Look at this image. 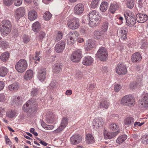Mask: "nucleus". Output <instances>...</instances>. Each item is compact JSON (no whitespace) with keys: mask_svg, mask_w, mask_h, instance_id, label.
Returning a JSON list of instances; mask_svg holds the SVG:
<instances>
[{"mask_svg":"<svg viewBox=\"0 0 148 148\" xmlns=\"http://www.w3.org/2000/svg\"><path fill=\"white\" fill-rule=\"evenodd\" d=\"M90 19L89 25L91 27L97 26L100 21L99 12L95 10L91 11L88 14Z\"/></svg>","mask_w":148,"mask_h":148,"instance_id":"f257e3e1","label":"nucleus"},{"mask_svg":"<svg viewBox=\"0 0 148 148\" xmlns=\"http://www.w3.org/2000/svg\"><path fill=\"white\" fill-rule=\"evenodd\" d=\"M37 106L36 101L32 98L23 106V109L24 112H34L37 111Z\"/></svg>","mask_w":148,"mask_h":148,"instance_id":"f03ea898","label":"nucleus"},{"mask_svg":"<svg viewBox=\"0 0 148 148\" xmlns=\"http://www.w3.org/2000/svg\"><path fill=\"white\" fill-rule=\"evenodd\" d=\"M28 64L26 60L24 59L19 60L15 65V69L19 72L23 73L27 69Z\"/></svg>","mask_w":148,"mask_h":148,"instance_id":"7ed1b4c3","label":"nucleus"},{"mask_svg":"<svg viewBox=\"0 0 148 148\" xmlns=\"http://www.w3.org/2000/svg\"><path fill=\"white\" fill-rule=\"evenodd\" d=\"M124 16L126 21V23L130 27L134 26L136 23V18L130 12L125 13Z\"/></svg>","mask_w":148,"mask_h":148,"instance_id":"20e7f679","label":"nucleus"},{"mask_svg":"<svg viewBox=\"0 0 148 148\" xmlns=\"http://www.w3.org/2000/svg\"><path fill=\"white\" fill-rule=\"evenodd\" d=\"M134 98L130 95H126L124 96L121 101V104L124 106H131L135 103Z\"/></svg>","mask_w":148,"mask_h":148,"instance_id":"39448f33","label":"nucleus"},{"mask_svg":"<svg viewBox=\"0 0 148 148\" xmlns=\"http://www.w3.org/2000/svg\"><path fill=\"white\" fill-rule=\"evenodd\" d=\"M96 55L100 60L104 61L108 56L107 51L104 47H101L97 51Z\"/></svg>","mask_w":148,"mask_h":148,"instance_id":"423d86ee","label":"nucleus"},{"mask_svg":"<svg viewBox=\"0 0 148 148\" xmlns=\"http://www.w3.org/2000/svg\"><path fill=\"white\" fill-rule=\"evenodd\" d=\"M67 25L71 29H75L78 28L79 26V20L76 18H73L68 20Z\"/></svg>","mask_w":148,"mask_h":148,"instance_id":"0eeeda50","label":"nucleus"},{"mask_svg":"<svg viewBox=\"0 0 148 148\" xmlns=\"http://www.w3.org/2000/svg\"><path fill=\"white\" fill-rule=\"evenodd\" d=\"M138 104L141 109L145 110L148 108V93L144 94L143 99L139 100Z\"/></svg>","mask_w":148,"mask_h":148,"instance_id":"6e6552de","label":"nucleus"},{"mask_svg":"<svg viewBox=\"0 0 148 148\" xmlns=\"http://www.w3.org/2000/svg\"><path fill=\"white\" fill-rule=\"evenodd\" d=\"M82 53L81 51L78 49L74 51L72 54L71 59L73 62H78L82 58Z\"/></svg>","mask_w":148,"mask_h":148,"instance_id":"1a4fd4ad","label":"nucleus"},{"mask_svg":"<svg viewBox=\"0 0 148 148\" xmlns=\"http://www.w3.org/2000/svg\"><path fill=\"white\" fill-rule=\"evenodd\" d=\"M104 120L101 117H97L93 120L92 122V126L94 129L96 130L101 127L104 123Z\"/></svg>","mask_w":148,"mask_h":148,"instance_id":"9d476101","label":"nucleus"},{"mask_svg":"<svg viewBox=\"0 0 148 148\" xmlns=\"http://www.w3.org/2000/svg\"><path fill=\"white\" fill-rule=\"evenodd\" d=\"M116 70L117 73L121 75L125 74L127 72L126 67L123 64L119 63L116 67Z\"/></svg>","mask_w":148,"mask_h":148,"instance_id":"9b49d317","label":"nucleus"},{"mask_svg":"<svg viewBox=\"0 0 148 148\" xmlns=\"http://www.w3.org/2000/svg\"><path fill=\"white\" fill-rule=\"evenodd\" d=\"M84 9V5L82 3H80L77 4L74 7V12L76 15H80L82 13Z\"/></svg>","mask_w":148,"mask_h":148,"instance_id":"f8f14e48","label":"nucleus"},{"mask_svg":"<svg viewBox=\"0 0 148 148\" xmlns=\"http://www.w3.org/2000/svg\"><path fill=\"white\" fill-rule=\"evenodd\" d=\"M25 14L24 8L20 7L17 9L15 12L14 16L16 20L18 21L21 17L23 16Z\"/></svg>","mask_w":148,"mask_h":148,"instance_id":"ddd939ff","label":"nucleus"},{"mask_svg":"<svg viewBox=\"0 0 148 148\" xmlns=\"http://www.w3.org/2000/svg\"><path fill=\"white\" fill-rule=\"evenodd\" d=\"M65 42L63 40H61L55 46V51L57 53L62 52L65 48Z\"/></svg>","mask_w":148,"mask_h":148,"instance_id":"4468645a","label":"nucleus"},{"mask_svg":"<svg viewBox=\"0 0 148 148\" xmlns=\"http://www.w3.org/2000/svg\"><path fill=\"white\" fill-rule=\"evenodd\" d=\"M136 17L138 22L143 23L147 20L148 16L145 14L139 13L136 15Z\"/></svg>","mask_w":148,"mask_h":148,"instance_id":"2eb2a0df","label":"nucleus"},{"mask_svg":"<svg viewBox=\"0 0 148 148\" xmlns=\"http://www.w3.org/2000/svg\"><path fill=\"white\" fill-rule=\"evenodd\" d=\"M67 119L65 118H63L62 120L60 126L53 132L55 133H58L62 131L66 127L67 124Z\"/></svg>","mask_w":148,"mask_h":148,"instance_id":"dca6fc26","label":"nucleus"},{"mask_svg":"<svg viewBox=\"0 0 148 148\" xmlns=\"http://www.w3.org/2000/svg\"><path fill=\"white\" fill-rule=\"evenodd\" d=\"M70 140L72 144L75 145L79 143L81 141L82 138L78 135H74L71 137Z\"/></svg>","mask_w":148,"mask_h":148,"instance_id":"f3484780","label":"nucleus"},{"mask_svg":"<svg viewBox=\"0 0 148 148\" xmlns=\"http://www.w3.org/2000/svg\"><path fill=\"white\" fill-rule=\"evenodd\" d=\"M141 59V56L138 52L134 53L131 57L132 61L133 62H139Z\"/></svg>","mask_w":148,"mask_h":148,"instance_id":"a211bd4d","label":"nucleus"},{"mask_svg":"<svg viewBox=\"0 0 148 148\" xmlns=\"http://www.w3.org/2000/svg\"><path fill=\"white\" fill-rule=\"evenodd\" d=\"M105 33H102V31L96 30L94 32L93 37L97 40L101 39L104 37Z\"/></svg>","mask_w":148,"mask_h":148,"instance_id":"6ab92c4d","label":"nucleus"},{"mask_svg":"<svg viewBox=\"0 0 148 148\" xmlns=\"http://www.w3.org/2000/svg\"><path fill=\"white\" fill-rule=\"evenodd\" d=\"M62 64L61 63H59L54 64L53 67V73L57 74L59 73L62 70Z\"/></svg>","mask_w":148,"mask_h":148,"instance_id":"aec40b11","label":"nucleus"},{"mask_svg":"<svg viewBox=\"0 0 148 148\" xmlns=\"http://www.w3.org/2000/svg\"><path fill=\"white\" fill-rule=\"evenodd\" d=\"M93 61V59L90 56H88L85 57L83 58L82 63L84 65H90L92 63Z\"/></svg>","mask_w":148,"mask_h":148,"instance_id":"412c9836","label":"nucleus"},{"mask_svg":"<svg viewBox=\"0 0 148 148\" xmlns=\"http://www.w3.org/2000/svg\"><path fill=\"white\" fill-rule=\"evenodd\" d=\"M11 29V28H8V27L0 26V32L2 35L7 36L10 33Z\"/></svg>","mask_w":148,"mask_h":148,"instance_id":"4be33fe9","label":"nucleus"},{"mask_svg":"<svg viewBox=\"0 0 148 148\" xmlns=\"http://www.w3.org/2000/svg\"><path fill=\"white\" fill-rule=\"evenodd\" d=\"M20 85L18 82H15L9 85L8 87V89L12 92L18 90L19 88Z\"/></svg>","mask_w":148,"mask_h":148,"instance_id":"5701e85b","label":"nucleus"},{"mask_svg":"<svg viewBox=\"0 0 148 148\" xmlns=\"http://www.w3.org/2000/svg\"><path fill=\"white\" fill-rule=\"evenodd\" d=\"M119 132V131L112 132H104V134L105 138L107 139H111L116 136Z\"/></svg>","mask_w":148,"mask_h":148,"instance_id":"b1692460","label":"nucleus"},{"mask_svg":"<svg viewBox=\"0 0 148 148\" xmlns=\"http://www.w3.org/2000/svg\"><path fill=\"white\" fill-rule=\"evenodd\" d=\"M46 70L45 69L40 70L38 74V77L40 80L43 81L45 78Z\"/></svg>","mask_w":148,"mask_h":148,"instance_id":"393cba45","label":"nucleus"},{"mask_svg":"<svg viewBox=\"0 0 148 148\" xmlns=\"http://www.w3.org/2000/svg\"><path fill=\"white\" fill-rule=\"evenodd\" d=\"M124 122L125 125L132 127L134 123V119L131 117H128L125 119Z\"/></svg>","mask_w":148,"mask_h":148,"instance_id":"a878e982","label":"nucleus"},{"mask_svg":"<svg viewBox=\"0 0 148 148\" xmlns=\"http://www.w3.org/2000/svg\"><path fill=\"white\" fill-rule=\"evenodd\" d=\"M37 16L36 12L34 10H32L29 13L28 18L30 21H32L36 19L37 18Z\"/></svg>","mask_w":148,"mask_h":148,"instance_id":"bb28decb","label":"nucleus"},{"mask_svg":"<svg viewBox=\"0 0 148 148\" xmlns=\"http://www.w3.org/2000/svg\"><path fill=\"white\" fill-rule=\"evenodd\" d=\"M11 102L12 104L15 103L17 105H21L22 101L20 97H13L12 98Z\"/></svg>","mask_w":148,"mask_h":148,"instance_id":"cd10ccee","label":"nucleus"},{"mask_svg":"<svg viewBox=\"0 0 148 148\" xmlns=\"http://www.w3.org/2000/svg\"><path fill=\"white\" fill-rule=\"evenodd\" d=\"M33 74V71L32 70H28L25 73L24 79L26 80H29L32 77Z\"/></svg>","mask_w":148,"mask_h":148,"instance_id":"c85d7f7f","label":"nucleus"},{"mask_svg":"<svg viewBox=\"0 0 148 148\" xmlns=\"http://www.w3.org/2000/svg\"><path fill=\"white\" fill-rule=\"evenodd\" d=\"M119 8V5L117 3L111 4L110 7V11L112 14H114L115 11Z\"/></svg>","mask_w":148,"mask_h":148,"instance_id":"c756f323","label":"nucleus"},{"mask_svg":"<svg viewBox=\"0 0 148 148\" xmlns=\"http://www.w3.org/2000/svg\"><path fill=\"white\" fill-rule=\"evenodd\" d=\"M32 28L34 32H37L39 31L40 28V24L37 21L32 24Z\"/></svg>","mask_w":148,"mask_h":148,"instance_id":"7c9ffc66","label":"nucleus"},{"mask_svg":"<svg viewBox=\"0 0 148 148\" xmlns=\"http://www.w3.org/2000/svg\"><path fill=\"white\" fill-rule=\"evenodd\" d=\"M110 104L109 102L106 100L102 101L98 104V107L100 108H104L107 109L108 108Z\"/></svg>","mask_w":148,"mask_h":148,"instance_id":"2f4dec72","label":"nucleus"},{"mask_svg":"<svg viewBox=\"0 0 148 148\" xmlns=\"http://www.w3.org/2000/svg\"><path fill=\"white\" fill-rule=\"evenodd\" d=\"M127 32L128 31L127 29H122L119 32V35L122 39L125 40L127 38Z\"/></svg>","mask_w":148,"mask_h":148,"instance_id":"473e14b6","label":"nucleus"},{"mask_svg":"<svg viewBox=\"0 0 148 148\" xmlns=\"http://www.w3.org/2000/svg\"><path fill=\"white\" fill-rule=\"evenodd\" d=\"M108 7V3L106 2L103 1L101 4L100 10L102 12H104L107 10Z\"/></svg>","mask_w":148,"mask_h":148,"instance_id":"72a5a7b5","label":"nucleus"},{"mask_svg":"<svg viewBox=\"0 0 148 148\" xmlns=\"http://www.w3.org/2000/svg\"><path fill=\"white\" fill-rule=\"evenodd\" d=\"M0 26L3 27H8V28H11L12 24L10 22L9 20H3L1 22Z\"/></svg>","mask_w":148,"mask_h":148,"instance_id":"f704fd0d","label":"nucleus"},{"mask_svg":"<svg viewBox=\"0 0 148 148\" xmlns=\"http://www.w3.org/2000/svg\"><path fill=\"white\" fill-rule=\"evenodd\" d=\"M127 138V136L126 135H123L119 137L116 140V142L121 144L125 141Z\"/></svg>","mask_w":148,"mask_h":148,"instance_id":"c9c22d12","label":"nucleus"},{"mask_svg":"<svg viewBox=\"0 0 148 148\" xmlns=\"http://www.w3.org/2000/svg\"><path fill=\"white\" fill-rule=\"evenodd\" d=\"M8 70L6 67H2L0 68V75L1 77H4L8 73Z\"/></svg>","mask_w":148,"mask_h":148,"instance_id":"e433bc0d","label":"nucleus"},{"mask_svg":"<svg viewBox=\"0 0 148 148\" xmlns=\"http://www.w3.org/2000/svg\"><path fill=\"white\" fill-rule=\"evenodd\" d=\"M46 119L47 123H52L55 121L54 116L53 114H49L47 116Z\"/></svg>","mask_w":148,"mask_h":148,"instance_id":"4c0bfd02","label":"nucleus"},{"mask_svg":"<svg viewBox=\"0 0 148 148\" xmlns=\"http://www.w3.org/2000/svg\"><path fill=\"white\" fill-rule=\"evenodd\" d=\"M86 141L88 144L94 142V138L91 134H87L86 136Z\"/></svg>","mask_w":148,"mask_h":148,"instance_id":"58836bf2","label":"nucleus"},{"mask_svg":"<svg viewBox=\"0 0 148 148\" xmlns=\"http://www.w3.org/2000/svg\"><path fill=\"white\" fill-rule=\"evenodd\" d=\"M126 5L130 9L132 8L134 5V0H126Z\"/></svg>","mask_w":148,"mask_h":148,"instance_id":"ea45409f","label":"nucleus"},{"mask_svg":"<svg viewBox=\"0 0 148 148\" xmlns=\"http://www.w3.org/2000/svg\"><path fill=\"white\" fill-rule=\"evenodd\" d=\"M9 57V54L8 53L5 52L2 53L0 56V59L1 60L5 62L7 60Z\"/></svg>","mask_w":148,"mask_h":148,"instance_id":"a19ab883","label":"nucleus"},{"mask_svg":"<svg viewBox=\"0 0 148 148\" xmlns=\"http://www.w3.org/2000/svg\"><path fill=\"white\" fill-rule=\"evenodd\" d=\"M99 0H92L90 4V6L92 8H95L98 5Z\"/></svg>","mask_w":148,"mask_h":148,"instance_id":"79ce46f5","label":"nucleus"},{"mask_svg":"<svg viewBox=\"0 0 148 148\" xmlns=\"http://www.w3.org/2000/svg\"><path fill=\"white\" fill-rule=\"evenodd\" d=\"M52 15L49 12H46L44 14V19L46 21H49L51 18Z\"/></svg>","mask_w":148,"mask_h":148,"instance_id":"37998d69","label":"nucleus"},{"mask_svg":"<svg viewBox=\"0 0 148 148\" xmlns=\"http://www.w3.org/2000/svg\"><path fill=\"white\" fill-rule=\"evenodd\" d=\"M141 141L143 144H148V134L143 136L141 139Z\"/></svg>","mask_w":148,"mask_h":148,"instance_id":"c03bdc74","label":"nucleus"},{"mask_svg":"<svg viewBox=\"0 0 148 148\" xmlns=\"http://www.w3.org/2000/svg\"><path fill=\"white\" fill-rule=\"evenodd\" d=\"M6 116L8 117L12 118L16 116V113L14 111H9L6 112Z\"/></svg>","mask_w":148,"mask_h":148,"instance_id":"a18cd8bd","label":"nucleus"},{"mask_svg":"<svg viewBox=\"0 0 148 148\" xmlns=\"http://www.w3.org/2000/svg\"><path fill=\"white\" fill-rule=\"evenodd\" d=\"M108 25V23L107 22H105L102 25L101 30L103 33H105V34L107 32Z\"/></svg>","mask_w":148,"mask_h":148,"instance_id":"49530a36","label":"nucleus"},{"mask_svg":"<svg viewBox=\"0 0 148 148\" xmlns=\"http://www.w3.org/2000/svg\"><path fill=\"white\" fill-rule=\"evenodd\" d=\"M8 42L5 40H2L1 42V47L3 49L6 48L8 47Z\"/></svg>","mask_w":148,"mask_h":148,"instance_id":"de8ad7c7","label":"nucleus"},{"mask_svg":"<svg viewBox=\"0 0 148 148\" xmlns=\"http://www.w3.org/2000/svg\"><path fill=\"white\" fill-rule=\"evenodd\" d=\"M147 43L145 40L142 41L141 45L140 47L141 49H145L147 47Z\"/></svg>","mask_w":148,"mask_h":148,"instance_id":"09e8293b","label":"nucleus"},{"mask_svg":"<svg viewBox=\"0 0 148 148\" xmlns=\"http://www.w3.org/2000/svg\"><path fill=\"white\" fill-rule=\"evenodd\" d=\"M62 33L60 31L58 32L56 35V40L58 41L60 40L62 38Z\"/></svg>","mask_w":148,"mask_h":148,"instance_id":"8fccbe9b","label":"nucleus"},{"mask_svg":"<svg viewBox=\"0 0 148 148\" xmlns=\"http://www.w3.org/2000/svg\"><path fill=\"white\" fill-rule=\"evenodd\" d=\"M95 45L94 43L92 41H89L87 45V49H90V48H93Z\"/></svg>","mask_w":148,"mask_h":148,"instance_id":"3c124183","label":"nucleus"},{"mask_svg":"<svg viewBox=\"0 0 148 148\" xmlns=\"http://www.w3.org/2000/svg\"><path fill=\"white\" fill-rule=\"evenodd\" d=\"M109 128L112 130H115L118 129L119 127L115 123H112L109 126Z\"/></svg>","mask_w":148,"mask_h":148,"instance_id":"603ef678","label":"nucleus"},{"mask_svg":"<svg viewBox=\"0 0 148 148\" xmlns=\"http://www.w3.org/2000/svg\"><path fill=\"white\" fill-rule=\"evenodd\" d=\"M45 32H41L40 33L38 38L39 40L41 42L43 38L45 37Z\"/></svg>","mask_w":148,"mask_h":148,"instance_id":"864d4df0","label":"nucleus"},{"mask_svg":"<svg viewBox=\"0 0 148 148\" xmlns=\"http://www.w3.org/2000/svg\"><path fill=\"white\" fill-rule=\"evenodd\" d=\"M4 3L7 6H10L12 4L13 0H3Z\"/></svg>","mask_w":148,"mask_h":148,"instance_id":"5fc2aeb1","label":"nucleus"},{"mask_svg":"<svg viewBox=\"0 0 148 148\" xmlns=\"http://www.w3.org/2000/svg\"><path fill=\"white\" fill-rule=\"evenodd\" d=\"M39 56V53L37 52H36L35 56L33 58L34 60H35L39 61L40 58H41V56Z\"/></svg>","mask_w":148,"mask_h":148,"instance_id":"6e6d98bb","label":"nucleus"},{"mask_svg":"<svg viewBox=\"0 0 148 148\" xmlns=\"http://www.w3.org/2000/svg\"><path fill=\"white\" fill-rule=\"evenodd\" d=\"M12 34L13 36H17L19 34L18 29L16 27H14Z\"/></svg>","mask_w":148,"mask_h":148,"instance_id":"4d7b16f0","label":"nucleus"},{"mask_svg":"<svg viewBox=\"0 0 148 148\" xmlns=\"http://www.w3.org/2000/svg\"><path fill=\"white\" fill-rule=\"evenodd\" d=\"M38 90L37 88L32 89L31 91V95L33 96H36L38 93Z\"/></svg>","mask_w":148,"mask_h":148,"instance_id":"13d9d810","label":"nucleus"},{"mask_svg":"<svg viewBox=\"0 0 148 148\" xmlns=\"http://www.w3.org/2000/svg\"><path fill=\"white\" fill-rule=\"evenodd\" d=\"M144 123V122L140 123V122H136L135 123L134 125H133V127L134 128H135L138 126H141L142 125H143Z\"/></svg>","mask_w":148,"mask_h":148,"instance_id":"bf43d9fd","label":"nucleus"},{"mask_svg":"<svg viewBox=\"0 0 148 148\" xmlns=\"http://www.w3.org/2000/svg\"><path fill=\"white\" fill-rule=\"evenodd\" d=\"M29 38L27 35H25L23 38V41L24 43H27L29 41Z\"/></svg>","mask_w":148,"mask_h":148,"instance_id":"052dcab7","label":"nucleus"},{"mask_svg":"<svg viewBox=\"0 0 148 148\" xmlns=\"http://www.w3.org/2000/svg\"><path fill=\"white\" fill-rule=\"evenodd\" d=\"M15 2H14V5H15L17 6L20 5L22 3L23 0H15Z\"/></svg>","mask_w":148,"mask_h":148,"instance_id":"680f3d73","label":"nucleus"},{"mask_svg":"<svg viewBox=\"0 0 148 148\" xmlns=\"http://www.w3.org/2000/svg\"><path fill=\"white\" fill-rule=\"evenodd\" d=\"M5 100V96L3 93L0 94V102H4Z\"/></svg>","mask_w":148,"mask_h":148,"instance_id":"e2e57ef3","label":"nucleus"},{"mask_svg":"<svg viewBox=\"0 0 148 148\" xmlns=\"http://www.w3.org/2000/svg\"><path fill=\"white\" fill-rule=\"evenodd\" d=\"M121 88V86L120 85H116L114 87V91L116 92H118Z\"/></svg>","mask_w":148,"mask_h":148,"instance_id":"0e129e2a","label":"nucleus"},{"mask_svg":"<svg viewBox=\"0 0 148 148\" xmlns=\"http://www.w3.org/2000/svg\"><path fill=\"white\" fill-rule=\"evenodd\" d=\"M5 113V108L2 107H0V116H2L3 115V114H4Z\"/></svg>","mask_w":148,"mask_h":148,"instance_id":"69168bd1","label":"nucleus"},{"mask_svg":"<svg viewBox=\"0 0 148 148\" xmlns=\"http://www.w3.org/2000/svg\"><path fill=\"white\" fill-rule=\"evenodd\" d=\"M4 87V83L3 81L0 82V91L2 90Z\"/></svg>","mask_w":148,"mask_h":148,"instance_id":"338daca9","label":"nucleus"},{"mask_svg":"<svg viewBox=\"0 0 148 148\" xmlns=\"http://www.w3.org/2000/svg\"><path fill=\"white\" fill-rule=\"evenodd\" d=\"M136 87V84L134 83L131 84L130 85V88L132 89H134Z\"/></svg>","mask_w":148,"mask_h":148,"instance_id":"774afa93","label":"nucleus"}]
</instances>
